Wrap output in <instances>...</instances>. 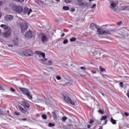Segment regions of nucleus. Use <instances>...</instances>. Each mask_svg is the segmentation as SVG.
Returning a JSON list of instances; mask_svg holds the SVG:
<instances>
[{"mask_svg":"<svg viewBox=\"0 0 129 129\" xmlns=\"http://www.w3.org/2000/svg\"><path fill=\"white\" fill-rule=\"evenodd\" d=\"M111 122L112 123H113V124H115V123H116V121L113 119V118L112 117L111 118Z\"/></svg>","mask_w":129,"mask_h":129,"instance_id":"obj_21","label":"nucleus"},{"mask_svg":"<svg viewBox=\"0 0 129 129\" xmlns=\"http://www.w3.org/2000/svg\"><path fill=\"white\" fill-rule=\"evenodd\" d=\"M27 118H23L21 119V120H23L24 121H25L26 120H27Z\"/></svg>","mask_w":129,"mask_h":129,"instance_id":"obj_45","label":"nucleus"},{"mask_svg":"<svg viewBox=\"0 0 129 129\" xmlns=\"http://www.w3.org/2000/svg\"><path fill=\"white\" fill-rule=\"evenodd\" d=\"M75 5L79 7H84V6H85L84 2H83V0H77L75 2Z\"/></svg>","mask_w":129,"mask_h":129,"instance_id":"obj_9","label":"nucleus"},{"mask_svg":"<svg viewBox=\"0 0 129 129\" xmlns=\"http://www.w3.org/2000/svg\"><path fill=\"white\" fill-rule=\"evenodd\" d=\"M64 36H65V33H62L61 37H64Z\"/></svg>","mask_w":129,"mask_h":129,"instance_id":"obj_49","label":"nucleus"},{"mask_svg":"<svg viewBox=\"0 0 129 129\" xmlns=\"http://www.w3.org/2000/svg\"><path fill=\"white\" fill-rule=\"evenodd\" d=\"M55 126V124L52 123H49L48 124V126H50V127L52 126Z\"/></svg>","mask_w":129,"mask_h":129,"instance_id":"obj_28","label":"nucleus"},{"mask_svg":"<svg viewBox=\"0 0 129 129\" xmlns=\"http://www.w3.org/2000/svg\"><path fill=\"white\" fill-rule=\"evenodd\" d=\"M41 40L43 43H47L49 41V39L46 36V35H42L41 37Z\"/></svg>","mask_w":129,"mask_h":129,"instance_id":"obj_14","label":"nucleus"},{"mask_svg":"<svg viewBox=\"0 0 129 129\" xmlns=\"http://www.w3.org/2000/svg\"><path fill=\"white\" fill-rule=\"evenodd\" d=\"M80 69H81V70H84V71H85V70H86V68H85V67H80Z\"/></svg>","mask_w":129,"mask_h":129,"instance_id":"obj_34","label":"nucleus"},{"mask_svg":"<svg viewBox=\"0 0 129 129\" xmlns=\"http://www.w3.org/2000/svg\"><path fill=\"white\" fill-rule=\"evenodd\" d=\"M33 36H34V33L31 30L28 31L25 34L26 38H29L31 39L33 37Z\"/></svg>","mask_w":129,"mask_h":129,"instance_id":"obj_10","label":"nucleus"},{"mask_svg":"<svg viewBox=\"0 0 129 129\" xmlns=\"http://www.w3.org/2000/svg\"><path fill=\"white\" fill-rule=\"evenodd\" d=\"M117 25H121V22H119V23H117Z\"/></svg>","mask_w":129,"mask_h":129,"instance_id":"obj_51","label":"nucleus"},{"mask_svg":"<svg viewBox=\"0 0 129 129\" xmlns=\"http://www.w3.org/2000/svg\"><path fill=\"white\" fill-rule=\"evenodd\" d=\"M90 2H92V1H94V0H89Z\"/></svg>","mask_w":129,"mask_h":129,"instance_id":"obj_56","label":"nucleus"},{"mask_svg":"<svg viewBox=\"0 0 129 129\" xmlns=\"http://www.w3.org/2000/svg\"><path fill=\"white\" fill-rule=\"evenodd\" d=\"M116 6L115 5V2H112L111 4H110V9H112V10L114 9V8H115V7Z\"/></svg>","mask_w":129,"mask_h":129,"instance_id":"obj_20","label":"nucleus"},{"mask_svg":"<svg viewBox=\"0 0 129 129\" xmlns=\"http://www.w3.org/2000/svg\"><path fill=\"white\" fill-rule=\"evenodd\" d=\"M19 89L22 91V92H23V94H25L26 95H27L29 99H32V98H33V97L31 95V93H30L28 89L19 87Z\"/></svg>","mask_w":129,"mask_h":129,"instance_id":"obj_3","label":"nucleus"},{"mask_svg":"<svg viewBox=\"0 0 129 129\" xmlns=\"http://www.w3.org/2000/svg\"><path fill=\"white\" fill-rule=\"evenodd\" d=\"M10 91H12V92H16V90L14 89V88H10Z\"/></svg>","mask_w":129,"mask_h":129,"instance_id":"obj_32","label":"nucleus"},{"mask_svg":"<svg viewBox=\"0 0 129 129\" xmlns=\"http://www.w3.org/2000/svg\"><path fill=\"white\" fill-rule=\"evenodd\" d=\"M2 34V30L0 29V35Z\"/></svg>","mask_w":129,"mask_h":129,"instance_id":"obj_55","label":"nucleus"},{"mask_svg":"<svg viewBox=\"0 0 129 129\" xmlns=\"http://www.w3.org/2000/svg\"><path fill=\"white\" fill-rule=\"evenodd\" d=\"M16 2H19L20 3H23L24 2H25V0H14Z\"/></svg>","mask_w":129,"mask_h":129,"instance_id":"obj_36","label":"nucleus"},{"mask_svg":"<svg viewBox=\"0 0 129 129\" xmlns=\"http://www.w3.org/2000/svg\"><path fill=\"white\" fill-rule=\"evenodd\" d=\"M68 39H64L63 41V44H64V45H66V44H67V43H68Z\"/></svg>","mask_w":129,"mask_h":129,"instance_id":"obj_29","label":"nucleus"},{"mask_svg":"<svg viewBox=\"0 0 129 129\" xmlns=\"http://www.w3.org/2000/svg\"><path fill=\"white\" fill-rule=\"evenodd\" d=\"M20 104L22 105L26 110H29V108H30V104L27 101H22Z\"/></svg>","mask_w":129,"mask_h":129,"instance_id":"obj_6","label":"nucleus"},{"mask_svg":"<svg viewBox=\"0 0 129 129\" xmlns=\"http://www.w3.org/2000/svg\"><path fill=\"white\" fill-rule=\"evenodd\" d=\"M71 42H75L76 41V38L75 37H73L70 39Z\"/></svg>","mask_w":129,"mask_h":129,"instance_id":"obj_27","label":"nucleus"},{"mask_svg":"<svg viewBox=\"0 0 129 129\" xmlns=\"http://www.w3.org/2000/svg\"><path fill=\"white\" fill-rule=\"evenodd\" d=\"M52 113L53 114L54 117H56V116H57V115L56 114V113H55L54 112H52Z\"/></svg>","mask_w":129,"mask_h":129,"instance_id":"obj_43","label":"nucleus"},{"mask_svg":"<svg viewBox=\"0 0 129 129\" xmlns=\"http://www.w3.org/2000/svg\"><path fill=\"white\" fill-rule=\"evenodd\" d=\"M8 47H13V45H12V44L8 45Z\"/></svg>","mask_w":129,"mask_h":129,"instance_id":"obj_50","label":"nucleus"},{"mask_svg":"<svg viewBox=\"0 0 129 129\" xmlns=\"http://www.w3.org/2000/svg\"><path fill=\"white\" fill-rule=\"evenodd\" d=\"M42 117L43 119H46L47 118V116L46 115V114H43L42 115Z\"/></svg>","mask_w":129,"mask_h":129,"instance_id":"obj_30","label":"nucleus"},{"mask_svg":"<svg viewBox=\"0 0 129 129\" xmlns=\"http://www.w3.org/2000/svg\"><path fill=\"white\" fill-rule=\"evenodd\" d=\"M2 18V13H0V19Z\"/></svg>","mask_w":129,"mask_h":129,"instance_id":"obj_53","label":"nucleus"},{"mask_svg":"<svg viewBox=\"0 0 129 129\" xmlns=\"http://www.w3.org/2000/svg\"><path fill=\"white\" fill-rule=\"evenodd\" d=\"M72 0H64L65 3H66V4H69V3L71 2Z\"/></svg>","mask_w":129,"mask_h":129,"instance_id":"obj_35","label":"nucleus"},{"mask_svg":"<svg viewBox=\"0 0 129 129\" xmlns=\"http://www.w3.org/2000/svg\"><path fill=\"white\" fill-rule=\"evenodd\" d=\"M64 99L67 103H70L72 104V105H75V102L73 101L72 100L69 98V97L67 96H64Z\"/></svg>","mask_w":129,"mask_h":129,"instance_id":"obj_7","label":"nucleus"},{"mask_svg":"<svg viewBox=\"0 0 129 129\" xmlns=\"http://www.w3.org/2000/svg\"><path fill=\"white\" fill-rule=\"evenodd\" d=\"M105 124H106V123H107V120L105 121Z\"/></svg>","mask_w":129,"mask_h":129,"instance_id":"obj_54","label":"nucleus"},{"mask_svg":"<svg viewBox=\"0 0 129 129\" xmlns=\"http://www.w3.org/2000/svg\"><path fill=\"white\" fill-rule=\"evenodd\" d=\"M67 119V117H63L62 118V121H64V122L66 121Z\"/></svg>","mask_w":129,"mask_h":129,"instance_id":"obj_33","label":"nucleus"},{"mask_svg":"<svg viewBox=\"0 0 129 129\" xmlns=\"http://www.w3.org/2000/svg\"><path fill=\"white\" fill-rule=\"evenodd\" d=\"M98 112H99V113H100V114H104V112H103V111L101 109H99L98 111Z\"/></svg>","mask_w":129,"mask_h":129,"instance_id":"obj_24","label":"nucleus"},{"mask_svg":"<svg viewBox=\"0 0 129 129\" xmlns=\"http://www.w3.org/2000/svg\"><path fill=\"white\" fill-rule=\"evenodd\" d=\"M23 53L26 56V57H30V56L33 55V51L30 49H25L23 51Z\"/></svg>","mask_w":129,"mask_h":129,"instance_id":"obj_5","label":"nucleus"},{"mask_svg":"<svg viewBox=\"0 0 129 129\" xmlns=\"http://www.w3.org/2000/svg\"><path fill=\"white\" fill-rule=\"evenodd\" d=\"M18 107L22 112H23V113H26L27 110H26L23 107L21 106H19Z\"/></svg>","mask_w":129,"mask_h":129,"instance_id":"obj_18","label":"nucleus"},{"mask_svg":"<svg viewBox=\"0 0 129 129\" xmlns=\"http://www.w3.org/2000/svg\"><path fill=\"white\" fill-rule=\"evenodd\" d=\"M1 6H3V2L0 1V7H1Z\"/></svg>","mask_w":129,"mask_h":129,"instance_id":"obj_48","label":"nucleus"},{"mask_svg":"<svg viewBox=\"0 0 129 129\" xmlns=\"http://www.w3.org/2000/svg\"><path fill=\"white\" fill-rule=\"evenodd\" d=\"M124 115H125V116H128V115H129V113H127V112H124Z\"/></svg>","mask_w":129,"mask_h":129,"instance_id":"obj_40","label":"nucleus"},{"mask_svg":"<svg viewBox=\"0 0 129 129\" xmlns=\"http://www.w3.org/2000/svg\"><path fill=\"white\" fill-rule=\"evenodd\" d=\"M113 31V30L111 29H107L106 30H104L103 35H104V36L106 35H110V32Z\"/></svg>","mask_w":129,"mask_h":129,"instance_id":"obj_13","label":"nucleus"},{"mask_svg":"<svg viewBox=\"0 0 129 129\" xmlns=\"http://www.w3.org/2000/svg\"><path fill=\"white\" fill-rule=\"evenodd\" d=\"M93 122H94V121L93 120H92V119H91L90 120V123H93Z\"/></svg>","mask_w":129,"mask_h":129,"instance_id":"obj_46","label":"nucleus"},{"mask_svg":"<svg viewBox=\"0 0 129 129\" xmlns=\"http://www.w3.org/2000/svg\"><path fill=\"white\" fill-rule=\"evenodd\" d=\"M5 20L6 22H10L14 20V16L11 15H7L5 17Z\"/></svg>","mask_w":129,"mask_h":129,"instance_id":"obj_11","label":"nucleus"},{"mask_svg":"<svg viewBox=\"0 0 129 129\" xmlns=\"http://www.w3.org/2000/svg\"><path fill=\"white\" fill-rule=\"evenodd\" d=\"M15 114H16V115H20V112H17V111H15Z\"/></svg>","mask_w":129,"mask_h":129,"instance_id":"obj_41","label":"nucleus"},{"mask_svg":"<svg viewBox=\"0 0 129 129\" xmlns=\"http://www.w3.org/2000/svg\"><path fill=\"white\" fill-rule=\"evenodd\" d=\"M107 118V116H102L101 118V120H105Z\"/></svg>","mask_w":129,"mask_h":129,"instance_id":"obj_25","label":"nucleus"},{"mask_svg":"<svg viewBox=\"0 0 129 129\" xmlns=\"http://www.w3.org/2000/svg\"><path fill=\"white\" fill-rule=\"evenodd\" d=\"M99 69H100V71H101V72H103L105 71V69L102 68V67H99Z\"/></svg>","mask_w":129,"mask_h":129,"instance_id":"obj_26","label":"nucleus"},{"mask_svg":"<svg viewBox=\"0 0 129 129\" xmlns=\"http://www.w3.org/2000/svg\"><path fill=\"white\" fill-rule=\"evenodd\" d=\"M1 28H3L5 30V32L3 33V37L5 38H9L12 34V29L9 27L7 26L5 24H2L0 25Z\"/></svg>","mask_w":129,"mask_h":129,"instance_id":"obj_2","label":"nucleus"},{"mask_svg":"<svg viewBox=\"0 0 129 129\" xmlns=\"http://www.w3.org/2000/svg\"><path fill=\"white\" fill-rule=\"evenodd\" d=\"M91 73H92L93 74H96V72L94 70H93L91 71Z\"/></svg>","mask_w":129,"mask_h":129,"instance_id":"obj_44","label":"nucleus"},{"mask_svg":"<svg viewBox=\"0 0 129 129\" xmlns=\"http://www.w3.org/2000/svg\"><path fill=\"white\" fill-rule=\"evenodd\" d=\"M19 43V40L18 39V38L17 37H15L13 39V44H14V45H18Z\"/></svg>","mask_w":129,"mask_h":129,"instance_id":"obj_19","label":"nucleus"},{"mask_svg":"<svg viewBox=\"0 0 129 129\" xmlns=\"http://www.w3.org/2000/svg\"><path fill=\"white\" fill-rule=\"evenodd\" d=\"M96 8V4H94L91 7V9H95Z\"/></svg>","mask_w":129,"mask_h":129,"instance_id":"obj_31","label":"nucleus"},{"mask_svg":"<svg viewBox=\"0 0 129 129\" xmlns=\"http://www.w3.org/2000/svg\"><path fill=\"white\" fill-rule=\"evenodd\" d=\"M87 127H88V128H90V127H91V125H88Z\"/></svg>","mask_w":129,"mask_h":129,"instance_id":"obj_47","label":"nucleus"},{"mask_svg":"<svg viewBox=\"0 0 129 129\" xmlns=\"http://www.w3.org/2000/svg\"><path fill=\"white\" fill-rule=\"evenodd\" d=\"M71 12H72V13H73L74 12H75V8H72L71 9Z\"/></svg>","mask_w":129,"mask_h":129,"instance_id":"obj_42","label":"nucleus"},{"mask_svg":"<svg viewBox=\"0 0 129 129\" xmlns=\"http://www.w3.org/2000/svg\"><path fill=\"white\" fill-rule=\"evenodd\" d=\"M14 10L16 13H18V14H21V13H23V7L21 6H15Z\"/></svg>","mask_w":129,"mask_h":129,"instance_id":"obj_8","label":"nucleus"},{"mask_svg":"<svg viewBox=\"0 0 129 129\" xmlns=\"http://www.w3.org/2000/svg\"><path fill=\"white\" fill-rule=\"evenodd\" d=\"M123 83L122 82H120L119 83V86H120V87H123Z\"/></svg>","mask_w":129,"mask_h":129,"instance_id":"obj_38","label":"nucleus"},{"mask_svg":"<svg viewBox=\"0 0 129 129\" xmlns=\"http://www.w3.org/2000/svg\"><path fill=\"white\" fill-rule=\"evenodd\" d=\"M120 11H129V6H123L120 8Z\"/></svg>","mask_w":129,"mask_h":129,"instance_id":"obj_15","label":"nucleus"},{"mask_svg":"<svg viewBox=\"0 0 129 129\" xmlns=\"http://www.w3.org/2000/svg\"><path fill=\"white\" fill-rule=\"evenodd\" d=\"M31 13H32V9H29L28 7H25L24 10V15H28V16H29Z\"/></svg>","mask_w":129,"mask_h":129,"instance_id":"obj_12","label":"nucleus"},{"mask_svg":"<svg viewBox=\"0 0 129 129\" xmlns=\"http://www.w3.org/2000/svg\"><path fill=\"white\" fill-rule=\"evenodd\" d=\"M5 85H0V90H3L4 91H5Z\"/></svg>","mask_w":129,"mask_h":129,"instance_id":"obj_23","label":"nucleus"},{"mask_svg":"<svg viewBox=\"0 0 129 129\" xmlns=\"http://www.w3.org/2000/svg\"><path fill=\"white\" fill-rule=\"evenodd\" d=\"M97 32H98V34L100 35H103V29H100V28H97Z\"/></svg>","mask_w":129,"mask_h":129,"instance_id":"obj_16","label":"nucleus"},{"mask_svg":"<svg viewBox=\"0 0 129 129\" xmlns=\"http://www.w3.org/2000/svg\"><path fill=\"white\" fill-rule=\"evenodd\" d=\"M63 10L64 11H69V7L68 6H63Z\"/></svg>","mask_w":129,"mask_h":129,"instance_id":"obj_22","label":"nucleus"},{"mask_svg":"<svg viewBox=\"0 0 129 129\" xmlns=\"http://www.w3.org/2000/svg\"><path fill=\"white\" fill-rule=\"evenodd\" d=\"M20 27L22 34H24V33L28 30V25L27 24V22L25 21H23V22L21 24Z\"/></svg>","mask_w":129,"mask_h":129,"instance_id":"obj_4","label":"nucleus"},{"mask_svg":"<svg viewBox=\"0 0 129 129\" xmlns=\"http://www.w3.org/2000/svg\"><path fill=\"white\" fill-rule=\"evenodd\" d=\"M102 93V95L103 96H104V95H105L104 93Z\"/></svg>","mask_w":129,"mask_h":129,"instance_id":"obj_52","label":"nucleus"},{"mask_svg":"<svg viewBox=\"0 0 129 129\" xmlns=\"http://www.w3.org/2000/svg\"><path fill=\"white\" fill-rule=\"evenodd\" d=\"M48 113H50V112H48Z\"/></svg>","mask_w":129,"mask_h":129,"instance_id":"obj_57","label":"nucleus"},{"mask_svg":"<svg viewBox=\"0 0 129 129\" xmlns=\"http://www.w3.org/2000/svg\"><path fill=\"white\" fill-rule=\"evenodd\" d=\"M66 85H71L72 84V81H70L69 83H67Z\"/></svg>","mask_w":129,"mask_h":129,"instance_id":"obj_39","label":"nucleus"},{"mask_svg":"<svg viewBox=\"0 0 129 129\" xmlns=\"http://www.w3.org/2000/svg\"><path fill=\"white\" fill-rule=\"evenodd\" d=\"M56 78L57 80H61V77L57 76L56 77Z\"/></svg>","mask_w":129,"mask_h":129,"instance_id":"obj_37","label":"nucleus"},{"mask_svg":"<svg viewBox=\"0 0 129 129\" xmlns=\"http://www.w3.org/2000/svg\"><path fill=\"white\" fill-rule=\"evenodd\" d=\"M35 53L37 55H39V57H42L43 64H45V65H48L49 66H50V65H52V61L48 60L47 58H45V53L42 52L41 51H35Z\"/></svg>","mask_w":129,"mask_h":129,"instance_id":"obj_1","label":"nucleus"},{"mask_svg":"<svg viewBox=\"0 0 129 129\" xmlns=\"http://www.w3.org/2000/svg\"><path fill=\"white\" fill-rule=\"evenodd\" d=\"M90 27L92 29V30H95V29L98 28V27H97V26H96V25L94 24V23H92L90 25Z\"/></svg>","mask_w":129,"mask_h":129,"instance_id":"obj_17","label":"nucleus"}]
</instances>
